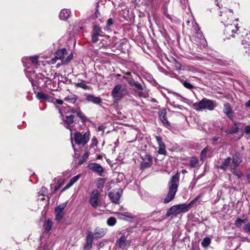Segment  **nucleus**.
Masks as SVG:
<instances>
[{"label": "nucleus", "instance_id": "obj_26", "mask_svg": "<svg viewBox=\"0 0 250 250\" xmlns=\"http://www.w3.org/2000/svg\"><path fill=\"white\" fill-rule=\"evenodd\" d=\"M70 13L68 9H63L60 12L59 18L62 20H66L69 17Z\"/></svg>", "mask_w": 250, "mask_h": 250}, {"label": "nucleus", "instance_id": "obj_9", "mask_svg": "<svg viewBox=\"0 0 250 250\" xmlns=\"http://www.w3.org/2000/svg\"><path fill=\"white\" fill-rule=\"evenodd\" d=\"M123 190L119 188L118 191L113 190L109 193V197L112 202L116 204H119L120 198L122 195Z\"/></svg>", "mask_w": 250, "mask_h": 250}, {"label": "nucleus", "instance_id": "obj_18", "mask_svg": "<svg viewBox=\"0 0 250 250\" xmlns=\"http://www.w3.org/2000/svg\"><path fill=\"white\" fill-rule=\"evenodd\" d=\"M86 100L89 102H91L93 104H99L102 102V99L98 97H95L94 95L92 94H86Z\"/></svg>", "mask_w": 250, "mask_h": 250}, {"label": "nucleus", "instance_id": "obj_52", "mask_svg": "<svg viewBox=\"0 0 250 250\" xmlns=\"http://www.w3.org/2000/svg\"><path fill=\"white\" fill-rule=\"evenodd\" d=\"M244 131L247 134H250V125L245 126Z\"/></svg>", "mask_w": 250, "mask_h": 250}, {"label": "nucleus", "instance_id": "obj_46", "mask_svg": "<svg viewBox=\"0 0 250 250\" xmlns=\"http://www.w3.org/2000/svg\"><path fill=\"white\" fill-rule=\"evenodd\" d=\"M242 224V222L241 221V219H240V218H237L236 219L234 223L235 225L237 228H240L241 227Z\"/></svg>", "mask_w": 250, "mask_h": 250}, {"label": "nucleus", "instance_id": "obj_20", "mask_svg": "<svg viewBox=\"0 0 250 250\" xmlns=\"http://www.w3.org/2000/svg\"><path fill=\"white\" fill-rule=\"evenodd\" d=\"M240 123L235 122L233 126H231L226 129L225 132L228 134L236 133L238 131V126Z\"/></svg>", "mask_w": 250, "mask_h": 250}, {"label": "nucleus", "instance_id": "obj_12", "mask_svg": "<svg viewBox=\"0 0 250 250\" xmlns=\"http://www.w3.org/2000/svg\"><path fill=\"white\" fill-rule=\"evenodd\" d=\"M88 168L102 176L104 172V168L100 164L95 163H90L87 166Z\"/></svg>", "mask_w": 250, "mask_h": 250}, {"label": "nucleus", "instance_id": "obj_56", "mask_svg": "<svg viewBox=\"0 0 250 250\" xmlns=\"http://www.w3.org/2000/svg\"><path fill=\"white\" fill-rule=\"evenodd\" d=\"M244 47L246 49H248L249 53H250V42L247 43V45H244Z\"/></svg>", "mask_w": 250, "mask_h": 250}, {"label": "nucleus", "instance_id": "obj_57", "mask_svg": "<svg viewBox=\"0 0 250 250\" xmlns=\"http://www.w3.org/2000/svg\"><path fill=\"white\" fill-rule=\"evenodd\" d=\"M137 81H135L133 80L132 79H129L127 80V82L129 84L133 85V82H136Z\"/></svg>", "mask_w": 250, "mask_h": 250}, {"label": "nucleus", "instance_id": "obj_10", "mask_svg": "<svg viewBox=\"0 0 250 250\" xmlns=\"http://www.w3.org/2000/svg\"><path fill=\"white\" fill-rule=\"evenodd\" d=\"M133 85L138 90L136 93L139 97L146 98L148 96L147 93L144 90V87L140 83L137 81L133 82Z\"/></svg>", "mask_w": 250, "mask_h": 250}, {"label": "nucleus", "instance_id": "obj_30", "mask_svg": "<svg viewBox=\"0 0 250 250\" xmlns=\"http://www.w3.org/2000/svg\"><path fill=\"white\" fill-rule=\"evenodd\" d=\"M45 228V232H48L51 229L52 226V221L51 220L48 219L44 225Z\"/></svg>", "mask_w": 250, "mask_h": 250}, {"label": "nucleus", "instance_id": "obj_13", "mask_svg": "<svg viewBox=\"0 0 250 250\" xmlns=\"http://www.w3.org/2000/svg\"><path fill=\"white\" fill-rule=\"evenodd\" d=\"M143 161L141 164V168L143 169L148 168L152 165V158L149 155L146 154L143 158Z\"/></svg>", "mask_w": 250, "mask_h": 250}, {"label": "nucleus", "instance_id": "obj_60", "mask_svg": "<svg viewBox=\"0 0 250 250\" xmlns=\"http://www.w3.org/2000/svg\"><path fill=\"white\" fill-rule=\"evenodd\" d=\"M245 105L247 107H250V99L245 103Z\"/></svg>", "mask_w": 250, "mask_h": 250}, {"label": "nucleus", "instance_id": "obj_63", "mask_svg": "<svg viewBox=\"0 0 250 250\" xmlns=\"http://www.w3.org/2000/svg\"><path fill=\"white\" fill-rule=\"evenodd\" d=\"M104 129V126L103 125H100L98 128V131L103 130Z\"/></svg>", "mask_w": 250, "mask_h": 250}, {"label": "nucleus", "instance_id": "obj_24", "mask_svg": "<svg viewBox=\"0 0 250 250\" xmlns=\"http://www.w3.org/2000/svg\"><path fill=\"white\" fill-rule=\"evenodd\" d=\"M231 158L229 157H228L222 162V164L221 165L218 167V168H220L221 170H226L228 167L229 166L230 163Z\"/></svg>", "mask_w": 250, "mask_h": 250}, {"label": "nucleus", "instance_id": "obj_2", "mask_svg": "<svg viewBox=\"0 0 250 250\" xmlns=\"http://www.w3.org/2000/svg\"><path fill=\"white\" fill-rule=\"evenodd\" d=\"M216 106V102L215 101L204 98L199 102L193 103L192 107L196 111H201L205 109L211 111L213 110Z\"/></svg>", "mask_w": 250, "mask_h": 250}, {"label": "nucleus", "instance_id": "obj_55", "mask_svg": "<svg viewBox=\"0 0 250 250\" xmlns=\"http://www.w3.org/2000/svg\"><path fill=\"white\" fill-rule=\"evenodd\" d=\"M43 250H51V246L46 244L43 248Z\"/></svg>", "mask_w": 250, "mask_h": 250}, {"label": "nucleus", "instance_id": "obj_31", "mask_svg": "<svg viewBox=\"0 0 250 250\" xmlns=\"http://www.w3.org/2000/svg\"><path fill=\"white\" fill-rule=\"evenodd\" d=\"M106 179L104 178H99L96 183V186L98 188H104L105 183Z\"/></svg>", "mask_w": 250, "mask_h": 250}, {"label": "nucleus", "instance_id": "obj_22", "mask_svg": "<svg viewBox=\"0 0 250 250\" xmlns=\"http://www.w3.org/2000/svg\"><path fill=\"white\" fill-rule=\"evenodd\" d=\"M81 175L78 174L75 176L73 177L69 181V182L63 188L62 192L65 191L69 188H70L74 183H75L80 178Z\"/></svg>", "mask_w": 250, "mask_h": 250}, {"label": "nucleus", "instance_id": "obj_32", "mask_svg": "<svg viewBox=\"0 0 250 250\" xmlns=\"http://www.w3.org/2000/svg\"><path fill=\"white\" fill-rule=\"evenodd\" d=\"M89 155V153L88 152H85L82 156V159L79 161V165H81L83 164L84 162H85L87 159L88 158V156Z\"/></svg>", "mask_w": 250, "mask_h": 250}, {"label": "nucleus", "instance_id": "obj_53", "mask_svg": "<svg viewBox=\"0 0 250 250\" xmlns=\"http://www.w3.org/2000/svg\"><path fill=\"white\" fill-rule=\"evenodd\" d=\"M113 24V21L112 19L109 18L108 19L107 21V25L108 26H110Z\"/></svg>", "mask_w": 250, "mask_h": 250}, {"label": "nucleus", "instance_id": "obj_28", "mask_svg": "<svg viewBox=\"0 0 250 250\" xmlns=\"http://www.w3.org/2000/svg\"><path fill=\"white\" fill-rule=\"evenodd\" d=\"M117 243L120 248L124 249L126 245V238L125 236H122Z\"/></svg>", "mask_w": 250, "mask_h": 250}, {"label": "nucleus", "instance_id": "obj_39", "mask_svg": "<svg viewBox=\"0 0 250 250\" xmlns=\"http://www.w3.org/2000/svg\"><path fill=\"white\" fill-rule=\"evenodd\" d=\"M166 152L165 145L159 146L158 153L159 154H165Z\"/></svg>", "mask_w": 250, "mask_h": 250}, {"label": "nucleus", "instance_id": "obj_1", "mask_svg": "<svg viewBox=\"0 0 250 250\" xmlns=\"http://www.w3.org/2000/svg\"><path fill=\"white\" fill-rule=\"evenodd\" d=\"M180 174L177 172L174 175L172 176L168 182V192L164 200L165 204H167L172 201L177 191Z\"/></svg>", "mask_w": 250, "mask_h": 250}, {"label": "nucleus", "instance_id": "obj_42", "mask_svg": "<svg viewBox=\"0 0 250 250\" xmlns=\"http://www.w3.org/2000/svg\"><path fill=\"white\" fill-rule=\"evenodd\" d=\"M183 83V84L184 86L186 87L187 88H188L189 89H191L193 88L194 86L191 84L190 83L187 82V81H184Z\"/></svg>", "mask_w": 250, "mask_h": 250}, {"label": "nucleus", "instance_id": "obj_58", "mask_svg": "<svg viewBox=\"0 0 250 250\" xmlns=\"http://www.w3.org/2000/svg\"><path fill=\"white\" fill-rule=\"evenodd\" d=\"M56 103L60 105H61L63 104V101L62 100L56 99Z\"/></svg>", "mask_w": 250, "mask_h": 250}, {"label": "nucleus", "instance_id": "obj_8", "mask_svg": "<svg viewBox=\"0 0 250 250\" xmlns=\"http://www.w3.org/2000/svg\"><path fill=\"white\" fill-rule=\"evenodd\" d=\"M219 16L220 17V20L221 22L226 25L229 23V21H231L233 18V13L232 10L230 9H226L224 11H220Z\"/></svg>", "mask_w": 250, "mask_h": 250}, {"label": "nucleus", "instance_id": "obj_29", "mask_svg": "<svg viewBox=\"0 0 250 250\" xmlns=\"http://www.w3.org/2000/svg\"><path fill=\"white\" fill-rule=\"evenodd\" d=\"M36 97L38 98V99L42 101L48 100L49 98V96L48 95L45 94L42 92H37L36 93Z\"/></svg>", "mask_w": 250, "mask_h": 250}, {"label": "nucleus", "instance_id": "obj_17", "mask_svg": "<svg viewBox=\"0 0 250 250\" xmlns=\"http://www.w3.org/2000/svg\"><path fill=\"white\" fill-rule=\"evenodd\" d=\"M71 112L76 113L77 116L81 118L83 123H85L88 121L87 118L84 116L79 108L73 107L71 109Z\"/></svg>", "mask_w": 250, "mask_h": 250}, {"label": "nucleus", "instance_id": "obj_47", "mask_svg": "<svg viewBox=\"0 0 250 250\" xmlns=\"http://www.w3.org/2000/svg\"><path fill=\"white\" fill-rule=\"evenodd\" d=\"M98 143V140L96 137H93L91 140V147L97 146Z\"/></svg>", "mask_w": 250, "mask_h": 250}, {"label": "nucleus", "instance_id": "obj_41", "mask_svg": "<svg viewBox=\"0 0 250 250\" xmlns=\"http://www.w3.org/2000/svg\"><path fill=\"white\" fill-rule=\"evenodd\" d=\"M243 230L246 233L250 234V223H248L244 226Z\"/></svg>", "mask_w": 250, "mask_h": 250}, {"label": "nucleus", "instance_id": "obj_37", "mask_svg": "<svg viewBox=\"0 0 250 250\" xmlns=\"http://www.w3.org/2000/svg\"><path fill=\"white\" fill-rule=\"evenodd\" d=\"M198 164V160L195 157H191L190 159V166L191 167H195Z\"/></svg>", "mask_w": 250, "mask_h": 250}, {"label": "nucleus", "instance_id": "obj_4", "mask_svg": "<svg viewBox=\"0 0 250 250\" xmlns=\"http://www.w3.org/2000/svg\"><path fill=\"white\" fill-rule=\"evenodd\" d=\"M225 29L224 31V39H229L231 37H234L235 34L238 31V27L235 24L227 23L225 25Z\"/></svg>", "mask_w": 250, "mask_h": 250}, {"label": "nucleus", "instance_id": "obj_25", "mask_svg": "<svg viewBox=\"0 0 250 250\" xmlns=\"http://www.w3.org/2000/svg\"><path fill=\"white\" fill-rule=\"evenodd\" d=\"M238 167H230V172L235 175L238 179L241 178L243 174L242 171L238 168Z\"/></svg>", "mask_w": 250, "mask_h": 250}, {"label": "nucleus", "instance_id": "obj_7", "mask_svg": "<svg viewBox=\"0 0 250 250\" xmlns=\"http://www.w3.org/2000/svg\"><path fill=\"white\" fill-rule=\"evenodd\" d=\"M100 193L97 189H94L92 191L89 196V203L90 205L94 208H97L100 205Z\"/></svg>", "mask_w": 250, "mask_h": 250}, {"label": "nucleus", "instance_id": "obj_6", "mask_svg": "<svg viewBox=\"0 0 250 250\" xmlns=\"http://www.w3.org/2000/svg\"><path fill=\"white\" fill-rule=\"evenodd\" d=\"M89 132H85L83 135L79 132H76L74 135V141L77 145L85 146L89 140Z\"/></svg>", "mask_w": 250, "mask_h": 250}, {"label": "nucleus", "instance_id": "obj_36", "mask_svg": "<svg viewBox=\"0 0 250 250\" xmlns=\"http://www.w3.org/2000/svg\"><path fill=\"white\" fill-rule=\"evenodd\" d=\"M94 237V233L92 231H88L86 233V240L93 242Z\"/></svg>", "mask_w": 250, "mask_h": 250}, {"label": "nucleus", "instance_id": "obj_48", "mask_svg": "<svg viewBox=\"0 0 250 250\" xmlns=\"http://www.w3.org/2000/svg\"><path fill=\"white\" fill-rule=\"evenodd\" d=\"M92 243H93L92 241H89L86 240V244L84 245V249H91V247H92Z\"/></svg>", "mask_w": 250, "mask_h": 250}, {"label": "nucleus", "instance_id": "obj_15", "mask_svg": "<svg viewBox=\"0 0 250 250\" xmlns=\"http://www.w3.org/2000/svg\"><path fill=\"white\" fill-rule=\"evenodd\" d=\"M232 165L230 167H238L242 162L241 155L238 152H236L232 157Z\"/></svg>", "mask_w": 250, "mask_h": 250}, {"label": "nucleus", "instance_id": "obj_43", "mask_svg": "<svg viewBox=\"0 0 250 250\" xmlns=\"http://www.w3.org/2000/svg\"><path fill=\"white\" fill-rule=\"evenodd\" d=\"M155 138L158 144V146H164V145H165V144L164 143V142H163L162 141V138L160 137V136H155Z\"/></svg>", "mask_w": 250, "mask_h": 250}, {"label": "nucleus", "instance_id": "obj_54", "mask_svg": "<svg viewBox=\"0 0 250 250\" xmlns=\"http://www.w3.org/2000/svg\"><path fill=\"white\" fill-rule=\"evenodd\" d=\"M56 219L57 220H60L62 218V215L61 213L56 212Z\"/></svg>", "mask_w": 250, "mask_h": 250}, {"label": "nucleus", "instance_id": "obj_11", "mask_svg": "<svg viewBox=\"0 0 250 250\" xmlns=\"http://www.w3.org/2000/svg\"><path fill=\"white\" fill-rule=\"evenodd\" d=\"M103 33L101 28L98 25H95L93 26L92 34V42L95 43L98 42L99 37L102 36Z\"/></svg>", "mask_w": 250, "mask_h": 250}, {"label": "nucleus", "instance_id": "obj_38", "mask_svg": "<svg viewBox=\"0 0 250 250\" xmlns=\"http://www.w3.org/2000/svg\"><path fill=\"white\" fill-rule=\"evenodd\" d=\"M73 57V55L72 53H71L69 54L67 57L65 59H62V62L63 64H68L70 61L72 59Z\"/></svg>", "mask_w": 250, "mask_h": 250}, {"label": "nucleus", "instance_id": "obj_45", "mask_svg": "<svg viewBox=\"0 0 250 250\" xmlns=\"http://www.w3.org/2000/svg\"><path fill=\"white\" fill-rule=\"evenodd\" d=\"M202 197V195L200 194L197 196L194 199H193L189 204V206L190 207L192 205H193L195 202H196L198 200L201 198Z\"/></svg>", "mask_w": 250, "mask_h": 250}, {"label": "nucleus", "instance_id": "obj_23", "mask_svg": "<svg viewBox=\"0 0 250 250\" xmlns=\"http://www.w3.org/2000/svg\"><path fill=\"white\" fill-rule=\"evenodd\" d=\"M194 30L195 31V38H197L200 40L199 42L200 43L205 44L206 41L202 32L200 31V29L196 26V27H194Z\"/></svg>", "mask_w": 250, "mask_h": 250}, {"label": "nucleus", "instance_id": "obj_62", "mask_svg": "<svg viewBox=\"0 0 250 250\" xmlns=\"http://www.w3.org/2000/svg\"><path fill=\"white\" fill-rule=\"evenodd\" d=\"M250 43V42H248V41H246V40H244V41H242V44H243L244 46V45H247V43Z\"/></svg>", "mask_w": 250, "mask_h": 250}, {"label": "nucleus", "instance_id": "obj_49", "mask_svg": "<svg viewBox=\"0 0 250 250\" xmlns=\"http://www.w3.org/2000/svg\"><path fill=\"white\" fill-rule=\"evenodd\" d=\"M38 56H31L30 59L32 61V63L37 64L38 62Z\"/></svg>", "mask_w": 250, "mask_h": 250}, {"label": "nucleus", "instance_id": "obj_19", "mask_svg": "<svg viewBox=\"0 0 250 250\" xmlns=\"http://www.w3.org/2000/svg\"><path fill=\"white\" fill-rule=\"evenodd\" d=\"M106 232V229L97 227L93 232L95 238H99L104 236Z\"/></svg>", "mask_w": 250, "mask_h": 250}, {"label": "nucleus", "instance_id": "obj_44", "mask_svg": "<svg viewBox=\"0 0 250 250\" xmlns=\"http://www.w3.org/2000/svg\"><path fill=\"white\" fill-rule=\"evenodd\" d=\"M77 86L78 87L82 88L83 89H85V90L89 89V86L84 84L83 83H77Z\"/></svg>", "mask_w": 250, "mask_h": 250}, {"label": "nucleus", "instance_id": "obj_64", "mask_svg": "<svg viewBox=\"0 0 250 250\" xmlns=\"http://www.w3.org/2000/svg\"><path fill=\"white\" fill-rule=\"evenodd\" d=\"M99 15H100V12L98 11V10H97L96 11L95 13V17L96 18H98Z\"/></svg>", "mask_w": 250, "mask_h": 250}, {"label": "nucleus", "instance_id": "obj_34", "mask_svg": "<svg viewBox=\"0 0 250 250\" xmlns=\"http://www.w3.org/2000/svg\"><path fill=\"white\" fill-rule=\"evenodd\" d=\"M211 242L210 239L209 237H205L201 242V245L204 248L208 247Z\"/></svg>", "mask_w": 250, "mask_h": 250}, {"label": "nucleus", "instance_id": "obj_27", "mask_svg": "<svg viewBox=\"0 0 250 250\" xmlns=\"http://www.w3.org/2000/svg\"><path fill=\"white\" fill-rule=\"evenodd\" d=\"M67 54V50L65 48H63L61 49H58L57 52L55 53V55L56 57L58 60H61L62 61V59H64L63 56L64 55H66Z\"/></svg>", "mask_w": 250, "mask_h": 250}, {"label": "nucleus", "instance_id": "obj_5", "mask_svg": "<svg viewBox=\"0 0 250 250\" xmlns=\"http://www.w3.org/2000/svg\"><path fill=\"white\" fill-rule=\"evenodd\" d=\"M128 91L125 87H122L121 84L116 85L112 89L111 96L113 98L120 99L126 95Z\"/></svg>", "mask_w": 250, "mask_h": 250}, {"label": "nucleus", "instance_id": "obj_3", "mask_svg": "<svg viewBox=\"0 0 250 250\" xmlns=\"http://www.w3.org/2000/svg\"><path fill=\"white\" fill-rule=\"evenodd\" d=\"M189 208L190 207L188 204H182L174 205L168 209L166 215L167 217H168L174 213L180 214L182 212H186L188 211Z\"/></svg>", "mask_w": 250, "mask_h": 250}, {"label": "nucleus", "instance_id": "obj_16", "mask_svg": "<svg viewBox=\"0 0 250 250\" xmlns=\"http://www.w3.org/2000/svg\"><path fill=\"white\" fill-rule=\"evenodd\" d=\"M74 116L71 115L69 116H66L63 118V121L65 123V127L69 129L71 131H72V129L70 125L74 123Z\"/></svg>", "mask_w": 250, "mask_h": 250}, {"label": "nucleus", "instance_id": "obj_14", "mask_svg": "<svg viewBox=\"0 0 250 250\" xmlns=\"http://www.w3.org/2000/svg\"><path fill=\"white\" fill-rule=\"evenodd\" d=\"M223 112L229 119L231 120H233V112L229 104L226 103L224 104Z\"/></svg>", "mask_w": 250, "mask_h": 250}, {"label": "nucleus", "instance_id": "obj_21", "mask_svg": "<svg viewBox=\"0 0 250 250\" xmlns=\"http://www.w3.org/2000/svg\"><path fill=\"white\" fill-rule=\"evenodd\" d=\"M166 111L165 109H161L159 111V116L160 120L166 125H170V123L167 120L166 117Z\"/></svg>", "mask_w": 250, "mask_h": 250}, {"label": "nucleus", "instance_id": "obj_61", "mask_svg": "<svg viewBox=\"0 0 250 250\" xmlns=\"http://www.w3.org/2000/svg\"><path fill=\"white\" fill-rule=\"evenodd\" d=\"M121 214L122 215L128 217H129V218H131V216L129 215H128L126 212H123V213H121Z\"/></svg>", "mask_w": 250, "mask_h": 250}, {"label": "nucleus", "instance_id": "obj_33", "mask_svg": "<svg viewBox=\"0 0 250 250\" xmlns=\"http://www.w3.org/2000/svg\"><path fill=\"white\" fill-rule=\"evenodd\" d=\"M67 205V202H65L61 205L57 206L55 208V212L61 213L62 210L65 208Z\"/></svg>", "mask_w": 250, "mask_h": 250}, {"label": "nucleus", "instance_id": "obj_35", "mask_svg": "<svg viewBox=\"0 0 250 250\" xmlns=\"http://www.w3.org/2000/svg\"><path fill=\"white\" fill-rule=\"evenodd\" d=\"M117 222L116 219L114 217H110L106 221L107 224L109 226H114Z\"/></svg>", "mask_w": 250, "mask_h": 250}, {"label": "nucleus", "instance_id": "obj_40", "mask_svg": "<svg viewBox=\"0 0 250 250\" xmlns=\"http://www.w3.org/2000/svg\"><path fill=\"white\" fill-rule=\"evenodd\" d=\"M160 213V210H154L148 215V217H158Z\"/></svg>", "mask_w": 250, "mask_h": 250}, {"label": "nucleus", "instance_id": "obj_51", "mask_svg": "<svg viewBox=\"0 0 250 250\" xmlns=\"http://www.w3.org/2000/svg\"><path fill=\"white\" fill-rule=\"evenodd\" d=\"M64 100L65 101H68L71 103H74L76 101V99L75 98L66 97L65 98Z\"/></svg>", "mask_w": 250, "mask_h": 250}, {"label": "nucleus", "instance_id": "obj_50", "mask_svg": "<svg viewBox=\"0 0 250 250\" xmlns=\"http://www.w3.org/2000/svg\"><path fill=\"white\" fill-rule=\"evenodd\" d=\"M208 151V148L207 147L204 148L201 151V159H202L204 158H205L207 155V153Z\"/></svg>", "mask_w": 250, "mask_h": 250}, {"label": "nucleus", "instance_id": "obj_59", "mask_svg": "<svg viewBox=\"0 0 250 250\" xmlns=\"http://www.w3.org/2000/svg\"><path fill=\"white\" fill-rule=\"evenodd\" d=\"M57 60H58V59L55 56V57L51 59V63L52 64H54L55 63H56Z\"/></svg>", "mask_w": 250, "mask_h": 250}]
</instances>
